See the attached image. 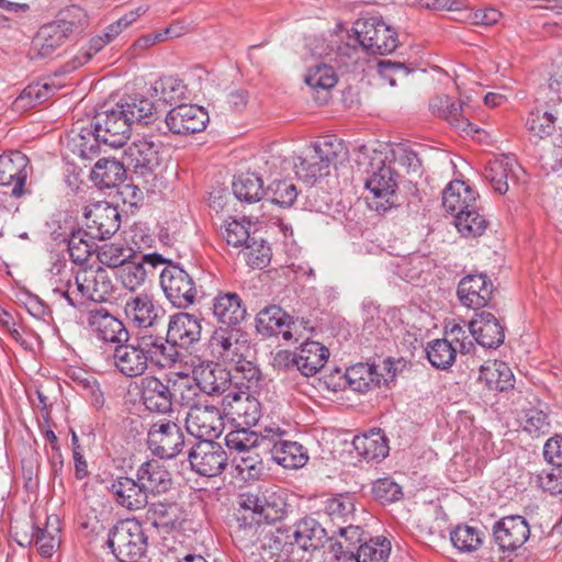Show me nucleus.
Returning a JSON list of instances; mask_svg holds the SVG:
<instances>
[{
	"instance_id": "nucleus-13",
	"label": "nucleus",
	"mask_w": 562,
	"mask_h": 562,
	"mask_svg": "<svg viewBox=\"0 0 562 562\" xmlns=\"http://www.w3.org/2000/svg\"><path fill=\"white\" fill-rule=\"evenodd\" d=\"M125 113L117 104L98 112L93 117L97 135L102 138L103 144L111 147H121L130 138L132 126Z\"/></svg>"
},
{
	"instance_id": "nucleus-5",
	"label": "nucleus",
	"mask_w": 562,
	"mask_h": 562,
	"mask_svg": "<svg viewBox=\"0 0 562 562\" xmlns=\"http://www.w3.org/2000/svg\"><path fill=\"white\" fill-rule=\"evenodd\" d=\"M310 328V321L294 318L278 305L266 306L256 316V330L265 338L281 335L285 341H299Z\"/></svg>"
},
{
	"instance_id": "nucleus-20",
	"label": "nucleus",
	"mask_w": 562,
	"mask_h": 562,
	"mask_svg": "<svg viewBox=\"0 0 562 562\" xmlns=\"http://www.w3.org/2000/svg\"><path fill=\"white\" fill-rule=\"evenodd\" d=\"M222 405L225 414L232 416L239 425L255 426L261 417L260 402L246 391H229L224 395Z\"/></svg>"
},
{
	"instance_id": "nucleus-43",
	"label": "nucleus",
	"mask_w": 562,
	"mask_h": 562,
	"mask_svg": "<svg viewBox=\"0 0 562 562\" xmlns=\"http://www.w3.org/2000/svg\"><path fill=\"white\" fill-rule=\"evenodd\" d=\"M238 525L234 529L233 539L244 549L257 547L265 527L262 521L251 517V513L244 512L239 517Z\"/></svg>"
},
{
	"instance_id": "nucleus-46",
	"label": "nucleus",
	"mask_w": 562,
	"mask_h": 562,
	"mask_svg": "<svg viewBox=\"0 0 562 562\" xmlns=\"http://www.w3.org/2000/svg\"><path fill=\"white\" fill-rule=\"evenodd\" d=\"M94 239L86 229H77L71 233L68 238V252L75 263L82 265L94 251L97 252Z\"/></svg>"
},
{
	"instance_id": "nucleus-2",
	"label": "nucleus",
	"mask_w": 562,
	"mask_h": 562,
	"mask_svg": "<svg viewBox=\"0 0 562 562\" xmlns=\"http://www.w3.org/2000/svg\"><path fill=\"white\" fill-rule=\"evenodd\" d=\"M346 149L341 140L325 136L314 143L312 150L295 166L296 175L308 183L329 175L330 167L344 159Z\"/></svg>"
},
{
	"instance_id": "nucleus-47",
	"label": "nucleus",
	"mask_w": 562,
	"mask_h": 562,
	"mask_svg": "<svg viewBox=\"0 0 562 562\" xmlns=\"http://www.w3.org/2000/svg\"><path fill=\"white\" fill-rule=\"evenodd\" d=\"M97 258L102 266L108 268H117V270L128 259L137 258L134 250L123 244H104L97 248Z\"/></svg>"
},
{
	"instance_id": "nucleus-33",
	"label": "nucleus",
	"mask_w": 562,
	"mask_h": 562,
	"mask_svg": "<svg viewBox=\"0 0 562 562\" xmlns=\"http://www.w3.org/2000/svg\"><path fill=\"white\" fill-rule=\"evenodd\" d=\"M476 192L464 181H450L442 191L443 209L456 215L470 211L476 204Z\"/></svg>"
},
{
	"instance_id": "nucleus-42",
	"label": "nucleus",
	"mask_w": 562,
	"mask_h": 562,
	"mask_svg": "<svg viewBox=\"0 0 562 562\" xmlns=\"http://www.w3.org/2000/svg\"><path fill=\"white\" fill-rule=\"evenodd\" d=\"M345 375L349 386L359 393L379 386L382 378L374 364L362 362L348 368Z\"/></svg>"
},
{
	"instance_id": "nucleus-27",
	"label": "nucleus",
	"mask_w": 562,
	"mask_h": 562,
	"mask_svg": "<svg viewBox=\"0 0 562 562\" xmlns=\"http://www.w3.org/2000/svg\"><path fill=\"white\" fill-rule=\"evenodd\" d=\"M193 374L205 395L217 396L232 391L231 371L220 363L202 362L194 368Z\"/></svg>"
},
{
	"instance_id": "nucleus-19",
	"label": "nucleus",
	"mask_w": 562,
	"mask_h": 562,
	"mask_svg": "<svg viewBox=\"0 0 562 562\" xmlns=\"http://www.w3.org/2000/svg\"><path fill=\"white\" fill-rule=\"evenodd\" d=\"M114 368L126 378L142 376L148 369L147 352L143 337L136 342H121L114 347L112 353Z\"/></svg>"
},
{
	"instance_id": "nucleus-56",
	"label": "nucleus",
	"mask_w": 562,
	"mask_h": 562,
	"mask_svg": "<svg viewBox=\"0 0 562 562\" xmlns=\"http://www.w3.org/2000/svg\"><path fill=\"white\" fill-rule=\"evenodd\" d=\"M295 184L288 180L272 181L266 189L265 196L268 201L281 207H290L297 198Z\"/></svg>"
},
{
	"instance_id": "nucleus-7",
	"label": "nucleus",
	"mask_w": 562,
	"mask_h": 562,
	"mask_svg": "<svg viewBox=\"0 0 562 562\" xmlns=\"http://www.w3.org/2000/svg\"><path fill=\"white\" fill-rule=\"evenodd\" d=\"M239 508L251 513L256 520L272 524L283 519L286 502L283 494L274 488H265L256 493H241L238 497Z\"/></svg>"
},
{
	"instance_id": "nucleus-21",
	"label": "nucleus",
	"mask_w": 562,
	"mask_h": 562,
	"mask_svg": "<svg viewBox=\"0 0 562 562\" xmlns=\"http://www.w3.org/2000/svg\"><path fill=\"white\" fill-rule=\"evenodd\" d=\"M209 121V114L203 108L192 104H180L166 115L169 131L177 135H189L202 132Z\"/></svg>"
},
{
	"instance_id": "nucleus-53",
	"label": "nucleus",
	"mask_w": 562,
	"mask_h": 562,
	"mask_svg": "<svg viewBox=\"0 0 562 562\" xmlns=\"http://www.w3.org/2000/svg\"><path fill=\"white\" fill-rule=\"evenodd\" d=\"M324 509L333 521L346 524L353 517L355 497L349 493L337 494L325 501Z\"/></svg>"
},
{
	"instance_id": "nucleus-63",
	"label": "nucleus",
	"mask_w": 562,
	"mask_h": 562,
	"mask_svg": "<svg viewBox=\"0 0 562 562\" xmlns=\"http://www.w3.org/2000/svg\"><path fill=\"white\" fill-rule=\"evenodd\" d=\"M183 85L172 76L162 77L153 85L154 97L164 103H173L183 94Z\"/></svg>"
},
{
	"instance_id": "nucleus-50",
	"label": "nucleus",
	"mask_w": 562,
	"mask_h": 562,
	"mask_svg": "<svg viewBox=\"0 0 562 562\" xmlns=\"http://www.w3.org/2000/svg\"><path fill=\"white\" fill-rule=\"evenodd\" d=\"M513 155L501 154L494 159V192L504 194L508 191V180L516 178V169H519Z\"/></svg>"
},
{
	"instance_id": "nucleus-45",
	"label": "nucleus",
	"mask_w": 562,
	"mask_h": 562,
	"mask_svg": "<svg viewBox=\"0 0 562 562\" xmlns=\"http://www.w3.org/2000/svg\"><path fill=\"white\" fill-rule=\"evenodd\" d=\"M145 512V521L155 528L169 529L176 526L178 516L176 504L154 502L148 504Z\"/></svg>"
},
{
	"instance_id": "nucleus-34",
	"label": "nucleus",
	"mask_w": 562,
	"mask_h": 562,
	"mask_svg": "<svg viewBox=\"0 0 562 562\" xmlns=\"http://www.w3.org/2000/svg\"><path fill=\"white\" fill-rule=\"evenodd\" d=\"M136 258L128 259L122 267L116 271V279L121 285L130 292L137 291L146 281L147 271L144 263H150L156 267L162 262V258L159 255L151 254L142 257L140 261H136Z\"/></svg>"
},
{
	"instance_id": "nucleus-44",
	"label": "nucleus",
	"mask_w": 562,
	"mask_h": 562,
	"mask_svg": "<svg viewBox=\"0 0 562 562\" xmlns=\"http://www.w3.org/2000/svg\"><path fill=\"white\" fill-rule=\"evenodd\" d=\"M233 191L238 200L249 203L261 200L266 194L261 178L252 172L236 177L233 181Z\"/></svg>"
},
{
	"instance_id": "nucleus-26",
	"label": "nucleus",
	"mask_w": 562,
	"mask_h": 562,
	"mask_svg": "<svg viewBox=\"0 0 562 562\" xmlns=\"http://www.w3.org/2000/svg\"><path fill=\"white\" fill-rule=\"evenodd\" d=\"M109 491L114 502L122 508L131 512L144 509L148 505V495L135 479L119 475L112 480Z\"/></svg>"
},
{
	"instance_id": "nucleus-54",
	"label": "nucleus",
	"mask_w": 562,
	"mask_h": 562,
	"mask_svg": "<svg viewBox=\"0 0 562 562\" xmlns=\"http://www.w3.org/2000/svg\"><path fill=\"white\" fill-rule=\"evenodd\" d=\"M59 528L55 525H50L49 520L45 527L34 528L32 538L29 543H35L41 555L49 558L55 552L59 544Z\"/></svg>"
},
{
	"instance_id": "nucleus-51",
	"label": "nucleus",
	"mask_w": 562,
	"mask_h": 562,
	"mask_svg": "<svg viewBox=\"0 0 562 562\" xmlns=\"http://www.w3.org/2000/svg\"><path fill=\"white\" fill-rule=\"evenodd\" d=\"M453 547L460 552H473L483 543V533L474 527L458 525L450 532Z\"/></svg>"
},
{
	"instance_id": "nucleus-22",
	"label": "nucleus",
	"mask_w": 562,
	"mask_h": 562,
	"mask_svg": "<svg viewBox=\"0 0 562 562\" xmlns=\"http://www.w3.org/2000/svg\"><path fill=\"white\" fill-rule=\"evenodd\" d=\"M139 394L143 405L153 413L166 414L173 404L172 389L169 379L164 383L155 375H147L139 381Z\"/></svg>"
},
{
	"instance_id": "nucleus-16",
	"label": "nucleus",
	"mask_w": 562,
	"mask_h": 562,
	"mask_svg": "<svg viewBox=\"0 0 562 562\" xmlns=\"http://www.w3.org/2000/svg\"><path fill=\"white\" fill-rule=\"evenodd\" d=\"M193 471L203 476L213 477L227 465V454L214 440H201L191 448L188 456Z\"/></svg>"
},
{
	"instance_id": "nucleus-10",
	"label": "nucleus",
	"mask_w": 562,
	"mask_h": 562,
	"mask_svg": "<svg viewBox=\"0 0 562 562\" xmlns=\"http://www.w3.org/2000/svg\"><path fill=\"white\" fill-rule=\"evenodd\" d=\"M160 285L168 301L178 308L193 305L198 297V288L193 278L181 267L167 266L160 273Z\"/></svg>"
},
{
	"instance_id": "nucleus-59",
	"label": "nucleus",
	"mask_w": 562,
	"mask_h": 562,
	"mask_svg": "<svg viewBox=\"0 0 562 562\" xmlns=\"http://www.w3.org/2000/svg\"><path fill=\"white\" fill-rule=\"evenodd\" d=\"M243 255L249 267L262 269L271 260V248L262 238L257 239L252 236L250 243L243 249Z\"/></svg>"
},
{
	"instance_id": "nucleus-40",
	"label": "nucleus",
	"mask_w": 562,
	"mask_h": 562,
	"mask_svg": "<svg viewBox=\"0 0 562 562\" xmlns=\"http://www.w3.org/2000/svg\"><path fill=\"white\" fill-rule=\"evenodd\" d=\"M124 165V160L121 162L114 158L99 159L92 169L91 179L101 188H114L125 179Z\"/></svg>"
},
{
	"instance_id": "nucleus-11",
	"label": "nucleus",
	"mask_w": 562,
	"mask_h": 562,
	"mask_svg": "<svg viewBox=\"0 0 562 562\" xmlns=\"http://www.w3.org/2000/svg\"><path fill=\"white\" fill-rule=\"evenodd\" d=\"M184 432L173 420L159 419L147 432V445L151 453L160 459H173L184 448Z\"/></svg>"
},
{
	"instance_id": "nucleus-58",
	"label": "nucleus",
	"mask_w": 562,
	"mask_h": 562,
	"mask_svg": "<svg viewBox=\"0 0 562 562\" xmlns=\"http://www.w3.org/2000/svg\"><path fill=\"white\" fill-rule=\"evenodd\" d=\"M260 441L265 442L266 440H262V436L250 430L249 427L232 430L225 437L227 448L237 452L249 451L259 446Z\"/></svg>"
},
{
	"instance_id": "nucleus-24",
	"label": "nucleus",
	"mask_w": 562,
	"mask_h": 562,
	"mask_svg": "<svg viewBox=\"0 0 562 562\" xmlns=\"http://www.w3.org/2000/svg\"><path fill=\"white\" fill-rule=\"evenodd\" d=\"M29 158L15 150L0 156V186L13 184L12 195L20 198L26 193L24 189L29 172Z\"/></svg>"
},
{
	"instance_id": "nucleus-15",
	"label": "nucleus",
	"mask_w": 562,
	"mask_h": 562,
	"mask_svg": "<svg viewBox=\"0 0 562 562\" xmlns=\"http://www.w3.org/2000/svg\"><path fill=\"white\" fill-rule=\"evenodd\" d=\"M78 292L94 303L108 302L115 290L109 272L101 266L80 268L75 276Z\"/></svg>"
},
{
	"instance_id": "nucleus-57",
	"label": "nucleus",
	"mask_w": 562,
	"mask_h": 562,
	"mask_svg": "<svg viewBox=\"0 0 562 562\" xmlns=\"http://www.w3.org/2000/svg\"><path fill=\"white\" fill-rule=\"evenodd\" d=\"M469 329L479 345L483 348H492V313L490 311L476 312L469 323Z\"/></svg>"
},
{
	"instance_id": "nucleus-64",
	"label": "nucleus",
	"mask_w": 562,
	"mask_h": 562,
	"mask_svg": "<svg viewBox=\"0 0 562 562\" xmlns=\"http://www.w3.org/2000/svg\"><path fill=\"white\" fill-rule=\"evenodd\" d=\"M305 82L313 89L327 90L336 85L337 77L331 66L317 64L308 69Z\"/></svg>"
},
{
	"instance_id": "nucleus-32",
	"label": "nucleus",
	"mask_w": 562,
	"mask_h": 562,
	"mask_svg": "<svg viewBox=\"0 0 562 562\" xmlns=\"http://www.w3.org/2000/svg\"><path fill=\"white\" fill-rule=\"evenodd\" d=\"M213 316L226 327H235L247 317V308L241 297L235 292H220L213 299Z\"/></svg>"
},
{
	"instance_id": "nucleus-9",
	"label": "nucleus",
	"mask_w": 562,
	"mask_h": 562,
	"mask_svg": "<svg viewBox=\"0 0 562 562\" xmlns=\"http://www.w3.org/2000/svg\"><path fill=\"white\" fill-rule=\"evenodd\" d=\"M161 142L150 135L136 137L124 150V162L135 173L147 176L155 172L162 161Z\"/></svg>"
},
{
	"instance_id": "nucleus-60",
	"label": "nucleus",
	"mask_w": 562,
	"mask_h": 562,
	"mask_svg": "<svg viewBox=\"0 0 562 562\" xmlns=\"http://www.w3.org/2000/svg\"><path fill=\"white\" fill-rule=\"evenodd\" d=\"M558 116L550 111H532L527 119V127L533 137L550 136L555 128Z\"/></svg>"
},
{
	"instance_id": "nucleus-23",
	"label": "nucleus",
	"mask_w": 562,
	"mask_h": 562,
	"mask_svg": "<svg viewBox=\"0 0 562 562\" xmlns=\"http://www.w3.org/2000/svg\"><path fill=\"white\" fill-rule=\"evenodd\" d=\"M530 529L521 516H507L494 525V542L503 552H514L529 538Z\"/></svg>"
},
{
	"instance_id": "nucleus-39",
	"label": "nucleus",
	"mask_w": 562,
	"mask_h": 562,
	"mask_svg": "<svg viewBox=\"0 0 562 562\" xmlns=\"http://www.w3.org/2000/svg\"><path fill=\"white\" fill-rule=\"evenodd\" d=\"M352 445L358 454L368 461L384 459L389 454L387 439L380 430L356 436Z\"/></svg>"
},
{
	"instance_id": "nucleus-8",
	"label": "nucleus",
	"mask_w": 562,
	"mask_h": 562,
	"mask_svg": "<svg viewBox=\"0 0 562 562\" xmlns=\"http://www.w3.org/2000/svg\"><path fill=\"white\" fill-rule=\"evenodd\" d=\"M366 188L372 193L370 206L376 212H386L395 205L397 181L391 166L385 165L381 158H373L370 162Z\"/></svg>"
},
{
	"instance_id": "nucleus-12",
	"label": "nucleus",
	"mask_w": 562,
	"mask_h": 562,
	"mask_svg": "<svg viewBox=\"0 0 562 562\" xmlns=\"http://www.w3.org/2000/svg\"><path fill=\"white\" fill-rule=\"evenodd\" d=\"M86 323L90 334L103 344L115 347L121 342H127L131 338L124 322L103 306L88 310Z\"/></svg>"
},
{
	"instance_id": "nucleus-49",
	"label": "nucleus",
	"mask_w": 562,
	"mask_h": 562,
	"mask_svg": "<svg viewBox=\"0 0 562 562\" xmlns=\"http://www.w3.org/2000/svg\"><path fill=\"white\" fill-rule=\"evenodd\" d=\"M74 153H77L83 159H92L100 151L102 138L97 135L95 125L81 127L80 132L72 137Z\"/></svg>"
},
{
	"instance_id": "nucleus-62",
	"label": "nucleus",
	"mask_w": 562,
	"mask_h": 562,
	"mask_svg": "<svg viewBox=\"0 0 562 562\" xmlns=\"http://www.w3.org/2000/svg\"><path fill=\"white\" fill-rule=\"evenodd\" d=\"M250 227L249 221L232 220L221 228V234L228 245L245 248L252 238L249 232Z\"/></svg>"
},
{
	"instance_id": "nucleus-14",
	"label": "nucleus",
	"mask_w": 562,
	"mask_h": 562,
	"mask_svg": "<svg viewBox=\"0 0 562 562\" xmlns=\"http://www.w3.org/2000/svg\"><path fill=\"white\" fill-rule=\"evenodd\" d=\"M186 428L201 440H214L224 429V418L221 409L209 400L187 413Z\"/></svg>"
},
{
	"instance_id": "nucleus-37",
	"label": "nucleus",
	"mask_w": 562,
	"mask_h": 562,
	"mask_svg": "<svg viewBox=\"0 0 562 562\" xmlns=\"http://www.w3.org/2000/svg\"><path fill=\"white\" fill-rule=\"evenodd\" d=\"M297 356L299 371L304 376H313L325 366L329 351L321 342L307 340L301 345Z\"/></svg>"
},
{
	"instance_id": "nucleus-48",
	"label": "nucleus",
	"mask_w": 562,
	"mask_h": 562,
	"mask_svg": "<svg viewBox=\"0 0 562 562\" xmlns=\"http://www.w3.org/2000/svg\"><path fill=\"white\" fill-rule=\"evenodd\" d=\"M427 359L436 369L450 368L457 356V348L448 339H435L426 348Z\"/></svg>"
},
{
	"instance_id": "nucleus-28",
	"label": "nucleus",
	"mask_w": 562,
	"mask_h": 562,
	"mask_svg": "<svg viewBox=\"0 0 562 562\" xmlns=\"http://www.w3.org/2000/svg\"><path fill=\"white\" fill-rule=\"evenodd\" d=\"M161 311V307L156 304L154 296L148 293H138L130 296L124 304L126 318L137 328L155 326Z\"/></svg>"
},
{
	"instance_id": "nucleus-3",
	"label": "nucleus",
	"mask_w": 562,
	"mask_h": 562,
	"mask_svg": "<svg viewBox=\"0 0 562 562\" xmlns=\"http://www.w3.org/2000/svg\"><path fill=\"white\" fill-rule=\"evenodd\" d=\"M209 347L213 357L224 363L234 364L236 370L250 373L249 380L258 374L250 361H246L249 346L241 339L240 329L236 327H218L210 337Z\"/></svg>"
},
{
	"instance_id": "nucleus-17",
	"label": "nucleus",
	"mask_w": 562,
	"mask_h": 562,
	"mask_svg": "<svg viewBox=\"0 0 562 562\" xmlns=\"http://www.w3.org/2000/svg\"><path fill=\"white\" fill-rule=\"evenodd\" d=\"M86 231L90 237L106 239L114 235L121 223V215L115 206L106 201L92 203L85 209Z\"/></svg>"
},
{
	"instance_id": "nucleus-52",
	"label": "nucleus",
	"mask_w": 562,
	"mask_h": 562,
	"mask_svg": "<svg viewBox=\"0 0 562 562\" xmlns=\"http://www.w3.org/2000/svg\"><path fill=\"white\" fill-rule=\"evenodd\" d=\"M54 93V87L48 83L35 82L25 87L14 100L18 110L34 108L48 100Z\"/></svg>"
},
{
	"instance_id": "nucleus-35",
	"label": "nucleus",
	"mask_w": 562,
	"mask_h": 562,
	"mask_svg": "<svg viewBox=\"0 0 562 562\" xmlns=\"http://www.w3.org/2000/svg\"><path fill=\"white\" fill-rule=\"evenodd\" d=\"M169 383H171L173 402L187 407L188 412L207 401L194 375L191 378L188 374H179L175 379L169 378Z\"/></svg>"
},
{
	"instance_id": "nucleus-4",
	"label": "nucleus",
	"mask_w": 562,
	"mask_h": 562,
	"mask_svg": "<svg viewBox=\"0 0 562 562\" xmlns=\"http://www.w3.org/2000/svg\"><path fill=\"white\" fill-rule=\"evenodd\" d=\"M106 543L119 562H136L146 551L147 537L137 520L125 519L110 529Z\"/></svg>"
},
{
	"instance_id": "nucleus-1",
	"label": "nucleus",
	"mask_w": 562,
	"mask_h": 562,
	"mask_svg": "<svg viewBox=\"0 0 562 562\" xmlns=\"http://www.w3.org/2000/svg\"><path fill=\"white\" fill-rule=\"evenodd\" d=\"M88 22L83 9L70 5L59 11L56 19L40 27L32 42L33 57L52 56L74 33L80 32Z\"/></svg>"
},
{
	"instance_id": "nucleus-61",
	"label": "nucleus",
	"mask_w": 562,
	"mask_h": 562,
	"mask_svg": "<svg viewBox=\"0 0 562 562\" xmlns=\"http://www.w3.org/2000/svg\"><path fill=\"white\" fill-rule=\"evenodd\" d=\"M360 562H386L391 551L387 539L375 538L361 543L358 548Z\"/></svg>"
},
{
	"instance_id": "nucleus-29",
	"label": "nucleus",
	"mask_w": 562,
	"mask_h": 562,
	"mask_svg": "<svg viewBox=\"0 0 562 562\" xmlns=\"http://www.w3.org/2000/svg\"><path fill=\"white\" fill-rule=\"evenodd\" d=\"M135 476L148 496L166 493L172 486L171 473L165 464L155 459L143 462Z\"/></svg>"
},
{
	"instance_id": "nucleus-31",
	"label": "nucleus",
	"mask_w": 562,
	"mask_h": 562,
	"mask_svg": "<svg viewBox=\"0 0 562 562\" xmlns=\"http://www.w3.org/2000/svg\"><path fill=\"white\" fill-rule=\"evenodd\" d=\"M429 109L434 115L446 120L462 133L469 135L479 132L465 117L462 101H454L449 95H437L430 100Z\"/></svg>"
},
{
	"instance_id": "nucleus-41",
	"label": "nucleus",
	"mask_w": 562,
	"mask_h": 562,
	"mask_svg": "<svg viewBox=\"0 0 562 562\" xmlns=\"http://www.w3.org/2000/svg\"><path fill=\"white\" fill-rule=\"evenodd\" d=\"M293 537L295 543L306 551L322 547L327 532L314 518L305 517L295 525Z\"/></svg>"
},
{
	"instance_id": "nucleus-25",
	"label": "nucleus",
	"mask_w": 562,
	"mask_h": 562,
	"mask_svg": "<svg viewBox=\"0 0 562 562\" xmlns=\"http://www.w3.org/2000/svg\"><path fill=\"white\" fill-rule=\"evenodd\" d=\"M201 331L202 326L195 315L178 312L169 318L166 340L181 348H189L201 339Z\"/></svg>"
},
{
	"instance_id": "nucleus-38",
	"label": "nucleus",
	"mask_w": 562,
	"mask_h": 562,
	"mask_svg": "<svg viewBox=\"0 0 562 562\" xmlns=\"http://www.w3.org/2000/svg\"><path fill=\"white\" fill-rule=\"evenodd\" d=\"M144 345L147 352L148 363H153L155 367L165 369L172 367L178 358L179 352L176 347L178 345H172L167 342V340L157 336H143Z\"/></svg>"
},
{
	"instance_id": "nucleus-36",
	"label": "nucleus",
	"mask_w": 562,
	"mask_h": 562,
	"mask_svg": "<svg viewBox=\"0 0 562 562\" xmlns=\"http://www.w3.org/2000/svg\"><path fill=\"white\" fill-rule=\"evenodd\" d=\"M116 104L126 114L131 126L134 123L147 125L156 120L154 102L144 95H130Z\"/></svg>"
},
{
	"instance_id": "nucleus-6",
	"label": "nucleus",
	"mask_w": 562,
	"mask_h": 562,
	"mask_svg": "<svg viewBox=\"0 0 562 562\" xmlns=\"http://www.w3.org/2000/svg\"><path fill=\"white\" fill-rule=\"evenodd\" d=\"M353 32L356 41L369 54H390L398 45L397 32L379 18L358 20Z\"/></svg>"
},
{
	"instance_id": "nucleus-18",
	"label": "nucleus",
	"mask_w": 562,
	"mask_h": 562,
	"mask_svg": "<svg viewBox=\"0 0 562 562\" xmlns=\"http://www.w3.org/2000/svg\"><path fill=\"white\" fill-rule=\"evenodd\" d=\"M283 431L266 428L262 440L272 443L270 453L272 460L284 469H300L308 461L307 450L299 442L279 438Z\"/></svg>"
},
{
	"instance_id": "nucleus-55",
	"label": "nucleus",
	"mask_w": 562,
	"mask_h": 562,
	"mask_svg": "<svg viewBox=\"0 0 562 562\" xmlns=\"http://www.w3.org/2000/svg\"><path fill=\"white\" fill-rule=\"evenodd\" d=\"M454 226L464 237L481 236L487 227V221L476 212V205L462 214L456 215Z\"/></svg>"
},
{
	"instance_id": "nucleus-30",
	"label": "nucleus",
	"mask_w": 562,
	"mask_h": 562,
	"mask_svg": "<svg viewBox=\"0 0 562 562\" xmlns=\"http://www.w3.org/2000/svg\"><path fill=\"white\" fill-rule=\"evenodd\" d=\"M457 294L462 305L481 310L492 300V286L487 285L485 276L469 274L460 280Z\"/></svg>"
}]
</instances>
